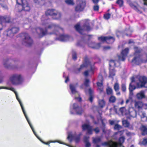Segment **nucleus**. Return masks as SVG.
I'll use <instances>...</instances> for the list:
<instances>
[{
  "instance_id": "nucleus-1",
  "label": "nucleus",
  "mask_w": 147,
  "mask_h": 147,
  "mask_svg": "<svg viewBox=\"0 0 147 147\" xmlns=\"http://www.w3.org/2000/svg\"><path fill=\"white\" fill-rule=\"evenodd\" d=\"M0 88H1V89H7V90H11L12 91L14 92L15 93V94L16 95V98L17 99V100H18V102H19L20 104V105L21 106V107L22 109V110L23 111V112L24 114V115L25 117H26L28 123H29L30 126V127L31 128L34 134L41 141V140H40V139L37 136V135L36 134V133L35 132L34 129L32 127V125L31 123L30 122V121H29V120L26 115V114L25 112V111L24 108L23 107V106L22 104V103L20 99L19 98L18 94L17 93V92L14 90V88H9L7 87H3V86L0 87Z\"/></svg>"
},
{
  "instance_id": "nucleus-2",
  "label": "nucleus",
  "mask_w": 147,
  "mask_h": 147,
  "mask_svg": "<svg viewBox=\"0 0 147 147\" xmlns=\"http://www.w3.org/2000/svg\"><path fill=\"white\" fill-rule=\"evenodd\" d=\"M134 52L132 62L137 65H139L144 63V60L140 54L142 51V49L136 47H134Z\"/></svg>"
},
{
  "instance_id": "nucleus-3",
  "label": "nucleus",
  "mask_w": 147,
  "mask_h": 147,
  "mask_svg": "<svg viewBox=\"0 0 147 147\" xmlns=\"http://www.w3.org/2000/svg\"><path fill=\"white\" fill-rule=\"evenodd\" d=\"M9 80L12 85L15 86L21 85L24 82L22 76L19 74L11 75L9 77Z\"/></svg>"
},
{
  "instance_id": "nucleus-4",
  "label": "nucleus",
  "mask_w": 147,
  "mask_h": 147,
  "mask_svg": "<svg viewBox=\"0 0 147 147\" xmlns=\"http://www.w3.org/2000/svg\"><path fill=\"white\" fill-rule=\"evenodd\" d=\"M42 25L45 27L46 29L48 28L53 31L52 33H50L51 34H55L57 35V33H56V32H57L59 30H62V28H61L59 25L54 23L49 24L46 22H45L42 23Z\"/></svg>"
},
{
  "instance_id": "nucleus-5",
  "label": "nucleus",
  "mask_w": 147,
  "mask_h": 147,
  "mask_svg": "<svg viewBox=\"0 0 147 147\" xmlns=\"http://www.w3.org/2000/svg\"><path fill=\"white\" fill-rule=\"evenodd\" d=\"M17 3L19 5V7H22L21 9L19 10V11L22 10L28 11L30 10V7L26 0H16Z\"/></svg>"
},
{
  "instance_id": "nucleus-6",
  "label": "nucleus",
  "mask_w": 147,
  "mask_h": 147,
  "mask_svg": "<svg viewBox=\"0 0 147 147\" xmlns=\"http://www.w3.org/2000/svg\"><path fill=\"white\" fill-rule=\"evenodd\" d=\"M33 42L32 39L28 34H23L22 41L23 45L27 46H29L32 44Z\"/></svg>"
},
{
  "instance_id": "nucleus-7",
  "label": "nucleus",
  "mask_w": 147,
  "mask_h": 147,
  "mask_svg": "<svg viewBox=\"0 0 147 147\" xmlns=\"http://www.w3.org/2000/svg\"><path fill=\"white\" fill-rule=\"evenodd\" d=\"M77 86V84H71L69 85L70 88L72 93L75 95V99L80 101L81 100L82 98L80 96L79 94L76 90Z\"/></svg>"
},
{
  "instance_id": "nucleus-8",
  "label": "nucleus",
  "mask_w": 147,
  "mask_h": 147,
  "mask_svg": "<svg viewBox=\"0 0 147 147\" xmlns=\"http://www.w3.org/2000/svg\"><path fill=\"white\" fill-rule=\"evenodd\" d=\"M19 30L18 27L13 26L9 28L7 30V36L10 38H12L15 34L18 33Z\"/></svg>"
},
{
  "instance_id": "nucleus-9",
  "label": "nucleus",
  "mask_w": 147,
  "mask_h": 147,
  "mask_svg": "<svg viewBox=\"0 0 147 147\" xmlns=\"http://www.w3.org/2000/svg\"><path fill=\"white\" fill-rule=\"evenodd\" d=\"M139 82L136 85L138 88H147V78L145 76H140L139 78Z\"/></svg>"
},
{
  "instance_id": "nucleus-10",
  "label": "nucleus",
  "mask_w": 147,
  "mask_h": 147,
  "mask_svg": "<svg viewBox=\"0 0 147 147\" xmlns=\"http://www.w3.org/2000/svg\"><path fill=\"white\" fill-rule=\"evenodd\" d=\"M85 6V2L80 0L78 2V4L75 7V11H82L84 9Z\"/></svg>"
},
{
  "instance_id": "nucleus-11",
  "label": "nucleus",
  "mask_w": 147,
  "mask_h": 147,
  "mask_svg": "<svg viewBox=\"0 0 147 147\" xmlns=\"http://www.w3.org/2000/svg\"><path fill=\"white\" fill-rule=\"evenodd\" d=\"M81 135V134L80 133L79 135L77 136L76 134H72L71 132L69 133L68 134L67 139L70 142H71L72 140L74 139L76 142L78 143L80 141V136Z\"/></svg>"
},
{
  "instance_id": "nucleus-12",
  "label": "nucleus",
  "mask_w": 147,
  "mask_h": 147,
  "mask_svg": "<svg viewBox=\"0 0 147 147\" xmlns=\"http://www.w3.org/2000/svg\"><path fill=\"white\" fill-rule=\"evenodd\" d=\"M99 40L102 42L105 41L107 43L111 44L113 43L115 41L114 38L112 36H105L99 37L98 38Z\"/></svg>"
},
{
  "instance_id": "nucleus-13",
  "label": "nucleus",
  "mask_w": 147,
  "mask_h": 147,
  "mask_svg": "<svg viewBox=\"0 0 147 147\" xmlns=\"http://www.w3.org/2000/svg\"><path fill=\"white\" fill-rule=\"evenodd\" d=\"M75 28L81 34L83 35L82 32L84 30H90V28L89 25H84L83 26V29H81L80 28V26L79 24H77L75 26Z\"/></svg>"
},
{
  "instance_id": "nucleus-14",
  "label": "nucleus",
  "mask_w": 147,
  "mask_h": 147,
  "mask_svg": "<svg viewBox=\"0 0 147 147\" xmlns=\"http://www.w3.org/2000/svg\"><path fill=\"white\" fill-rule=\"evenodd\" d=\"M128 49L127 48L122 51L120 55L118 56L119 60H121L123 61L125 60V57L128 53Z\"/></svg>"
},
{
  "instance_id": "nucleus-15",
  "label": "nucleus",
  "mask_w": 147,
  "mask_h": 147,
  "mask_svg": "<svg viewBox=\"0 0 147 147\" xmlns=\"http://www.w3.org/2000/svg\"><path fill=\"white\" fill-rule=\"evenodd\" d=\"M34 30L36 31L37 34L39 37L43 36L45 35L47 32L46 30H44L40 28H38L35 29Z\"/></svg>"
},
{
  "instance_id": "nucleus-16",
  "label": "nucleus",
  "mask_w": 147,
  "mask_h": 147,
  "mask_svg": "<svg viewBox=\"0 0 147 147\" xmlns=\"http://www.w3.org/2000/svg\"><path fill=\"white\" fill-rule=\"evenodd\" d=\"M104 146H108L109 147H118V144L117 142L112 141H109L108 142H105L102 144Z\"/></svg>"
},
{
  "instance_id": "nucleus-17",
  "label": "nucleus",
  "mask_w": 147,
  "mask_h": 147,
  "mask_svg": "<svg viewBox=\"0 0 147 147\" xmlns=\"http://www.w3.org/2000/svg\"><path fill=\"white\" fill-rule=\"evenodd\" d=\"M56 10L53 9L48 10L45 12V15L43 16L41 18V20L42 21L44 20V18H46L47 16H52L53 17L54 14L55 13Z\"/></svg>"
},
{
  "instance_id": "nucleus-18",
  "label": "nucleus",
  "mask_w": 147,
  "mask_h": 147,
  "mask_svg": "<svg viewBox=\"0 0 147 147\" xmlns=\"http://www.w3.org/2000/svg\"><path fill=\"white\" fill-rule=\"evenodd\" d=\"M73 109L76 111L78 115H81L83 112L81 107L79 106L76 103L73 104Z\"/></svg>"
},
{
  "instance_id": "nucleus-19",
  "label": "nucleus",
  "mask_w": 147,
  "mask_h": 147,
  "mask_svg": "<svg viewBox=\"0 0 147 147\" xmlns=\"http://www.w3.org/2000/svg\"><path fill=\"white\" fill-rule=\"evenodd\" d=\"M90 65V63L87 59H85L84 63L81 65L80 67L78 69V71L76 72V73H79L83 68L85 67H87L89 65Z\"/></svg>"
},
{
  "instance_id": "nucleus-20",
  "label": "nucleus",
  "mask_w": 147,
  "mask_h": 147,
  "mask_svg": "<svg viewBox=\"0 0 147 147\" xmlns=\"http://www.w3.org/2000/svg\"><path fill=\"white\" fill-rule=\"evenodd\" d=\"M70 38V37L67 35H62L57 39L61 41L64 42L69 40Z\"/></svg>"
},
{
  "instance_id": "nucleus-21",
  "label": "nucleus",
  "mask_w": 147,
  "mask_h": 147,
  "mask_svg": "<svg viewBox=\"0 0 147 147\" xmlns=\"http://www.w3.org/2000/svg\"><path fill=\"white\" fill-rule=\"evenodd\" d=\"M121 61L119 60V58L118 60H111L110 61L109 65L110 67L112 66H117L118 65H117V63L119 65L120 64L119 61Z\"/></svg>"
},
{
  "instance_id": "nucleus-22",
  "label": "nucleus",
  "mask_w": 147,
  "mask_h": 147,
  "mask_svg": "<svg viewBox=\"0 0 147 147\" xmlns=\"http://www.w3.org/2000/svg\"><path fill=\"white\" fill-rule=\"evenodd\" d=\"M136 97L138 99H140L145 98V96L144 91L143 90L140 91L137 94Z\"/></svg>"
},
{
  "instance_id": "nucleus-23",
  "label": "nucleus",
  "mask_w": 147,
  "mask_h": 147,
  "mask_svg": "<svg viewBox=\"0 0 147 147\" xmlns=\"http://www.w3.org/2000/svg\"><path fill=\"white\" fill-rule=\"evenodd\" d=\"M143 106V104L142 102L141 101H135V107L138 109H141Z\"/></svg>"
},
{
  "instance_id": "nucleus-24",
  "label": "nucleus",
  "mask_w": 147,
  "mask_h": 147,
  "mask_svg": "<svg viewBox=\"0 0 147 147\" xmlns=\"http://www.w3.org/2000/svg\"><path fill=\"white\" fill-rule=\"evenodd\" d=\"M61 14L60 12L56 11L53 17L54 19H59L61 18Z\"/></svg>"
},
{
  "instance_id": "nucleus-25",
  "label": "nucleus",
  "mask_w": 147,
  "mask_h": 147,
  "mask_svg": "<svg viewBox=\"0 0 147 147\" xmlns=\"http://www.w3.org/2000/svg\"><path fill=\"white\" fill-rule=\"evenodd\" d=\"M5 16H0V30L2 29V24L5 23Z\"/></svg>"
},
{
  "instance_id": "nucleus-26",
  "label": "nucleus",
  "mask_w": 147,
  "mask_h": 147,
  "mask_svg": "<svg viewBox=\"0 0 147 147\" xmlns=\"http://www.w3.org/2000/svg\"><path fill=\"white\" fill-rule=\"evenodd\" d=\"M115 75V71L113 68L111 67L110 68V71L109 77L112 78L113 80V77Z\"/></svg>"
},
{
  "instance_id": "nucleus-27",
  "label": "nucleus",
  "mask_w": 147,
  "mask_h": 147,
  "mask_svg": "<svg viewBox=\"0 0 147 147\" xmlns=\"http://www.w3.org/2000/svg\"><path fill=\"white\" fill-rule=\"evenodd\" d=\"M140 129L142 131V135L145 136L147 134V128L142 125L140 128Z\"/></svg>"
},
{
  "instance_id": "nucleus-28",
  "label": "nucleus",
  "mask_w": 147,
  "mask_h": 147,
  "mask_svg": "<svg viewBox=\"0 0 147 147\" xmlns=\"http://www.w3.org/2000/svg\"><path fill=\"white\" fill-rule=\"evenodd\" d=\"M92 139L93 143L94 144H97L100 142L101 140V138L99 137L95 138L93 137Z\"/></svg>"
},
{
  "instance_id": "nucleus-29",
  "label": "nucleus",
  "mask_w": 147,
  "mask_h": 147,
  "mask_svg": "<svg viewBox=\"0 0 147 147\" xmlns=\"http://www.w3.org/2000/svg\"><path fill=\"white\" fill-rule=\"evenodd\" d=\"M132 111H130V109L129 111V115L131 117H135L136 115V112L134 109H132Z\"/></svg>"
},
{
  "instance_id": "nucleus-30",
  "label": "nucleus",
  "mask_w": 147,
  "mask_h": 147,
  "mask_svg": "<svg viewBox=\"0 0 147 147\" xmlns=\"http://www.w3.org/2000/svg\"><path fill=\"white\" fill-rule=\"evenodd\" d=\"M89 100L91 102H92L93 99V95L92 94L93 91L91 88H89Z\"/></svg>"
},
{
  "instance_id": "nucleus-31",
  "label": "nucleus",
  "mask_w": 147,
  "mask_h": 147,
  "mask_svg": "<svg viewBox=\"0 0 147 147\" xmlns=\"http://www.w3.org/2000/svg\"><path fill=\"white\" fill-rule=\"evenodd\" d=\"M102 125L103 126V127L102 128V132L105 134H106L107 133H108L110 132V130H108L106 128L105 126V124L102 121Z\"/></svg>"
},
{
  "instance_id": "nucleus-32",
  "label": "nucleus",
  "mask_w": 147,
  "mask_h": 147,
  "mask_svg": "<svg viewBox=\"0 0 147 147\" xmlns=\"http://www.w3.org/2000/svg\"><path fill=\"white\" fill-rule=\"evenodd\" d=\"M123 125L125 127H128L129 125V123L127 120H123L122 121Z\"/></svg>"
},
{
  "instance_id": "nucleus-33",
  "label": "nucleus",
  "mask_w": 147,
  "mask_h": 147,
  "mask_svg": "<svg viewBox=\"0 0 147 147\" xmlns=\"http://www.w3.org/2000/svg\"><path fill=\"white\" fill-rule=\"evenodd\" d=\"M136 88V86L134 85H132L131 83H130L129 84V89L130 93H132V91Z\"/></svg>"
},
{
  "instance_id": "nucleus-34",
  "label": "nucleus",
  "mask_w": 147,
  "mask_h": 147,
  "mask_svg": "<svg viewBox=\"0 0 147 147\" xmlns=\"http://www.w3.org/2000/svg\"><path fill=\"white\" fill-rule=\"evenodd\" d=\"M116 100V98L115 96H112L109 98V101L110 102L113 103L115 102Z\"/></svg>"
},
{
  "instance_id": "nucleus-35",
  "label": "nucleus",
  "mask_w": 147,
  "mask_h": 147,
  "mask_svg": "<svg viewBox=\"0 0 147 147\" xmlns=\"http://www.w3.org/2000/svg\"><path fill=\"white\" fill-rule=\"evenodd\" d=\"M125 139L123 137H121L119 139V143L118 144H118V147H119V146H121V144L124 142L125 140Z\"/></svg>"
},
{
  "instance_id": "nucleus-36",
  "label": "nucleus",
  "mask_w": 147,
  "mask_h": 147,
  "mask_svg": "<svg viewBox=\"0 0 147 147\" xmlns=\"http://www.w3.org/2000/svg\"><path fill=\"white\" fill-rule=\"evenodd\" d=\"M106 92L108 95H112L113 94V90L111 88L108 87L106 90Z\"/></svg>"
},
{
  "instance_id": "nucleus-37",
  "label": "nucleus",
  "mask_w": 147,
  "mask_h": 147,
  "mask_svg": "<svg viewBox=\"0 0 147 147\" xmlns=\"http://www.w3.org/2000/svg\"><path fill=\"white\" fill-rule=\"evenodd\" d=\"M141 119L142 121H147V117L146 116L145 113H142V115L141 116Z\"/></svg>"
},
{
  "instance_id": "nucleus-38",
  "label": "nucleus",
  "mask_w": 147,
  "mask_h": 147,
  "mask_svg": "<svg viewBox=\"0 0 147 147\" xmlns=\"http://www.w3.org/2000/svg\"><path fill=\"white\" fill-rule=\"evenodd\" d=\"M99 106L101 107H103L105 106V103L104 100L102 99L99 101Z\"/></svg>"
},
{
  "instance_id": "nucleus-39",
  "label": "nucleus",
  "mask_w": 147,
  "mask_h": 147,
  "mask_svg": "<svg viewBox=\"0 0 147 147\" xmlns=\"http://www.w3.org/2000/svg\"><path fill=\"white\" fill-rule=\"evenodd\" d=\"M91 126L89 125L84 124L82 125V127L83 130H88Z\"/></svg>"
},
{
  "instance_id": "nucleus-40",
  "label": "nucleus",
  "mask_w": 147,
  "mask_h": 147,
  "mask_svg": "<svg viewBox=\"0 0 147 147\" xmlns=\"http://www.w3.org/2000/svg\"><path fill=\"white\" fill-rule=\"evenodd\" d=\"M65 3L68 5H74V3L72 0H66L65 1Z\"/></svg>"
},
{
  "instance_id": "nucleus-41",
  "label": "nucleus",
  "mask_w": 147,
  "mask_h": 147,
  "mask_svg": "<svg viewBox=\"0 0 147 147\" xmlns=\"http://www.w3.org/2000/svg\"><path fill=\"white\" fill-rule=\"evenodd\" d=\"M114 88L116 92L119 91V86L118 83H115L114 86Z\"/></svg>"
},
{
  "instance_id": "nucleus-42",
  "label": "nucleus",
  "mask_w": 147,
  "mask_h": 147,
  "mask_svg": "<svg viewBox=\"0 0 147 147\" xmlns=\"http://www.w3.org/2000/svg\"><path fill=\"white\" fill-rule=\"evenodd\" d=\"M127 2L131 7L134 8L135 9L138 10L136 6L134 5L131 2L130 0H128L127 1Z\"/></svg>"
},
{
  "instance_id": "nucleus-43",
  "label": "nucleus",
  "mask_w": 147,
  "mask_h": 147,
  "mask_svg": "<svg viewBox=\"0 0 147 147\" xmlns=\"http://www.w3.org/2000/svg\"><path fill=\"white\" fill-rule=\"evenodd\" d=\"M114 128L115 129L119 130L122 129V127L118 124L115 125Z\"/></svg>"
},
{
  "instance_id": "nucleus-44",
  "label": "nucleus",
  "mask_w": 147,
  "mask_h": 147,
  "mask_svg": "<svg viewBox=\"0 0 147 147\" xmlns=\"http://www.w3.org/2000/svg\"><path fill=\"white\" fill-rule=\"evenodd\" d=\"M72 56L73 59L76 60L77 59L76 53L75 51H73L72 53Z\"/></svg>"
},
{
  "instance_id": "nucleus-45",
  "label": "nucleus",
  "mask_w": 147,
  "mask_h": 147,
  "mask_svg": "<svg viewBox=\"0 0 147 147\" xmlns=\"http://www.w3.org/2000/svg\"><path fill=\"white\" fill-rule=\"evenodd\" d=\"M111 14L109 13H107L104 15V18L106 20H108L110 18Z\"/></svg>"
},
{
  "instance_id": "nucleus-46",
  "label": "nucleus",
  "mask_w": 147,
  "mask_h": 147,
  "mask_svg": "<svg viewBox=\"0 0 147 147\" xmlns=\"http://www.w3.org/2000/svg\"><path fill=\"white\" fill-rule=\"evenodd\" d=\"M89 80L88 79H86L84 83V85L88 87L89 86Z\"/></svg>"
},
{
  "instance_id": "nucleus-47",
  "label": "nucleus",
  "mask_w": 147,
  "mask_h": 147,
  "mask_svg": "<svg viewBox=\"0 0 147 147\" xmlns=\"http://www.w3.org/2000/svg\"><path fill=\"white\" fill-rule=\"evenodd\" d=\"M121 90L123 92H125L126 91V87L125 85L122 84L121 85Z\"/></svg>"
},
{
  "instance_id": "nucleus-48",
  "label": "nucleus",
  "mask_w": 147,
  "mask_h": 147,
  "mask_svg": "<svg viewBox=\"0 0 147 147\" xmlns=\"http://www.w3.org/2000/svg\"><path fill=\"white\" fill-rule=\"evenodd\" d=\"M5 23H9L11 22V18L9 16H5Z\"/></svg>"
},
{
  "instance_id": "nucleus-49",
  "label": "nucleus",
  "mask_w": 147,
  "mask_h": 147,
  "mask_svg": "<svg viewBox=\"0 0 147 147\" xmlns=\"http://www.w3.org/2000/svg\"><path fill=\"white\" fill-rule=\"evenodd\" d=\"M123 0H118L117 1V3L118 4L120 7L123 6Z\"/></svg>"
},
{
  "instance_id": "nucleus-50",
  "label": "nucleus",
  "mask_w": 147,
  "mask_h": 147,
  "mask_svg": "<svg viewBox=\"0 0 147 147\" xmlns=\"http://www.w3.org/2000/svg\"><path fill=\"white\" fill-rule=\"evenodd\" d=\"M99 7L98 5L96 4L93 7V9L95 11H98L99 10Z\"/></svg>"
},
{
  "instance_id": "nucleus-51",
  "label": "nucleus",
  "mask_w": 147,
  "mask_h": 147,
  "mask_svg": "<svg viewBox=\"0 0 147 147\" xmlns=\"http://www.w3.org/2000/svg\"><path fill=\"white\" fill-rule=\"evenodd\" d=\"M87 133L90 134H92V128L91 126L87 130Z\"/></svg>"
},
{
  "instance_id": "nucleus-52",
  "label": "nucleus",
  "mask_w": 147,
  "mask_h": 147,
  "mask_svg": "<svg viewBox=\"0 0 147 147\" xmlns=\"http://www.w3.org/2000/svg\"><path fill=\"white\" fill-rule=\"evenodd\" d=\"M100 43H98L94 47H92V48L94 49H99L100 46Z\"/></svg>"
},
{
  "instance_id": "nucleus-53",
  "label": "nucleus",
  "mask_w": 147,
  "mask_h": 147,
  "mask_svg": "<svg viewBox=\"0 0 147 147\" xmlns=\"http://www.w3.org/2000/svg\"><path fill=\"white\" fill-rule=\"evenodd\" d=\"M89 137L88 136H85L84 138V142H88Z\"/></svg>"
},
{
  "instance_id": "nucleus-54",
  "label": "nucleus",
  "mask_w": 147,
  "mask_h": 147,
  "mask_svg": "<svg viewBox=\"0 0 147 147\" xmlns=\"http://www.w3.org/2000/svg\"><path fill=\"white\" fill-rule=\"evenodd\" d=\"M142 144L144 145L147 144V139L146 138H144L142 142Z\"/></svg>"
},
{
  "instance_id": "nucleus-55",
  "label": "nucleus",
  "mask_w": 147,
  "mask_h": 147,
  "mask_svg": "<svg viewBox=\"0 0 147 147\" xmlns=\"http://www.w3.org/2000/svg\"><path fill=\"white\" fill-rule=\"evenodd\" d=\"M128 29L129 30H126L127 31V32L129 33V34H127V33L126 34V35L127 36H129L130 35V34H131V33L132 32V30H130V27Z\"/></svg>"
},
{
  "instance_id": "nucleus-56",
  "label": "nucleus",
  "mask_w": 147,
  "mask_h": 147,
  "mask_svg": "<svg viewBox=\"0 0 147 147\" xmlns=\"http://www.w3.org/2000/svg\"><path fill=\"white\" fill-rule=\"evenodd\" d=\"M1 6L4 9L8 10V8L7 5L5 4H1Z\"/></svg>"
},
{
  "instance_id": "nucleus-57",
  "label": "nucleus",
  "mask_w": 147,
  "mask_h": 147,
  "mask_svg": "<svg viewBox=\"0 0 147 147\" xmlns=\"http://www.w3.org/2000/svg\"><path fill=\"white\" fill-rule=\"evenodd\" d=\"M93 130L96 134H97L100 132V129L98 127L94 129Z\"/></svg>"
},
{
  "instance_id": "nucleus-58",
  "label": "nucleus",
  "mask_w": 147,
  "mask_h": 147,
  "mask_svg": "<svg viewBox=\"0 0 147 147\" xmlns=\"http://www.w3.org/2000/svg\"><path fill=\"white\" fill-rule=\"evenodd\" d=\"M85 143V147H90L91 146V144L89 142H86Z\"/></svg>"
},
{
  "instance_id": "nucleus-59",
  "label": "nucleus",
  "mask_w": 147,
  "mask_h": 147,
  "mask_svg": "<svg viewBox=\"0 0 147 147\" xmlns=\"http://www.w3.org/2000/svg\"><path fill=\"white\" fill-rule=\"evenodd\" d=\"M111 48L109 46H104L103 47V49L104 50H107L110 49Z\"/></svg>"
},
{
  "instance_id": "nucleus-60",
  "label": "nucleus",
  "mask_w": 147,
  "mask_h": 147,
  "mask_svg": "<svg viewBox=\"0 0 147 147\" xmlns=\"http://www.w3.org/2000/svg\"><path fill=\"white\" fill-rule=\"evenodd\" d=\"M4 65L5 67L7 68L9 67V66L8 65V63L7 62H4Z\"/></svg>"
},
{
  "instance_id": "nucleus-61",
  "label": "nucleus",
  "mask_w": 147,
  "mask_h": 147,
  "mask_svg": "<svg viewBox=\"0 0 147 147\" xmlns=\"http://www.w3.org/2000/svg\"><path fill=\"white\" fill-rule=\"evenodd\" d=\"M97 85L98 87H101L102 86V83L98 82L97 83Z\"/></svg>"
},
{
  "instance_id": "nucleus-62",
  "label": "nucleus",
  "mask_w": 147,
  "mask_h": 147,
  "mask_svg": "<svg viewBox=\"0 0 147 147\" xmlns=\"http://www.w3.org/2000/svg\"><path fill=\"white\" fill-rule=\"evenodd\" d=\"M109 123L111 125H113L115 122V121L113 120H110L109 121Z\"/></svg>"
},
{
  "instance_id": "nucleus-63",
  "label": "nucleus",
  "mask_w": 147,
  "mask_h": 147,
  "mask_svg": "<svg viewBox=\"0 0 147 147\" xmlns=\"http://www.w3.org/2000/svg\"><path fill=\"white\" fill-rule=\"evenodd\" d=\"M84 75L86 76H87L88 75V71H86L84 73Z\"/></svg>"
},
{
  "instance_id": "nucleus-64",
  "label": "nucleus",
  "mask_w": 147,
  "mask_h": 147,
  "mask_svg": "<svg viewBox=\"0 0 147 147\" xmlns=\"http://www.w3.org/2000/svg\"><path fill=\"white\" fill-rule=\"evenodd\" d=\"M93 3L95 4H97L98 2V0H92Z\"/></svg>"
}]
</instances>
